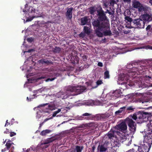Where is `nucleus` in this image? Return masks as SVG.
<instances>
[{"instance_id":"1","label":"nucleus","mask_w":152,"mask_h":152,"mask_svg":"<svg viewBox=\"0 0 152 152\" xmlns=\"http://www.w3.org/2000/svg\"><path fill=\"white\" fill-rule=\"evenodd\" d=\"M145 68L146 66L138 65L137 63L127 64L126 72L119 75L118 83L121 85L124 84L126 88H128V86L134 85L140 88H144L148 86L145 83H142V80H144L147 83L150 84V86L152 87V83H151L149 82L150 81L152 80V77L150 76H145L142 77H138L136 80H134L133 81H131L129 78H131L132 76L136 74L142 73L143 71H142Z\"/></svg>"},{"instance_id":"2","label":"nucleus","mask_w":152,"mask_h":152,"mask_svg":"<svg viewBox=\"0 0 152 152\" xmlns=\"http://www.w3.org/2000/svg\"><path fill=\"white\" fill-rule=\"evenodd\" d=\"M97 13L99 16L98 19L92 22L93 25L96 28V35L99 37H102L103 34L105 36L111 35L112 33L110 30L109 21L101 7L98 8Z\"/></svg>"},{"instance_id":"3","label":"nucleus","mask_w":152,"mask_h":152,"mask_svg":"<svg viewBox=\"0 0 152 152\" xmlns=\"http://www.w3.org/2000/svg\"><path fill=\"white\" fill-rule=\"evenodd\" d=\"M151 113H150L139 112L136 113L129 116L126 119V121L129 127L130 134H134L136 130L135 123L133 121V119L136 120L138 123H141L144 122H148L147 125L149 130H152V120L148 121Z\"/></svg>"},{"instance_id":"4","label":"nucleus","mask_w":152,"mask_h":152,"mask_svg":"<svg viewBox=\"0 0 152 152\" xmlns=\"http://www.w3.org/2000/svg\"><path fill=\"white\" fill-rule=\"evenodd\" d=\"M86 89V87L83 86H69L67 88L68 91H61L56 93V96L62 99H65L67 98L70 95H73L79 94Z\"/></svg>"},{"instance_id":"5","label":"nucleus","mask_w":152,"mask_h":152,"mask_svg":"<svg viewBox=\"0 0 152 152\" xmlns=\"http://www.w3.org/2000/svg\"><path fill=\"white\" fill-rule=\"evenodd\" d=\"M25 10H23V12L24 13V15L25 17L27 18L28 17L29 18L26 19V21H25V20H24V23L26 22L30 21L35 17L34 16L31 17L30 16L34 15V14L36 12L34 8L32 7H28L27 4L25 6Z\"/></svg>"},{"instance_id":"6","label":"nucleus","mask_w":152,"mask_h":152,"mask_svg":"<svg viewBox=\"0 0 152 152\" xmlns=\"http://www.w3.org/2000/svg\"><path fill=\"white\" fill-rule=\"evenodd\" d=\"M116 134L117 136L119 137L120 141L122 142H124L126 140V139L129 137V135H125L124 133H121L118 130H115L114 129L111 130L108 132L107 136L111 137L113 136V134Z\"/></svg>"},{"instance_id":"7","label":"nucleus","mask_w":152,"mask_h":152,"mask_svg":"<svg viewBox=\"0 0 152 152\" xmlns=\"http://www.w3.org/2000/svg\"><path fill=\"white\" fill-rule=\"evenodd\" d=\"M111 137L108 136L110 139H112V141L111 142H108L109 144H111L110 146L112 152H115L116 149V148L119 147L120 145V143L118 140L119 137L116 134H113Z\"/></svg>"},{"instance_id":"8","label":"nucleus","mask_w":152,"mask_h":152,"mask_svg":"<svg viewBox=\"0 0 152 152\" xmlns=\"http://www.w3.org/2000/svg\"><path fill=\"white\" fill-rule=\"evenodd\" d=\"M122 93L121 90L120 89L116 90L113 92H111L107 94L106 100L116 99L119 97Z\"/></svg>"},{"instance_id":"9","label":"nucleus","mask_w":152,"mask_h":152,"mask_svg":"<svg viewBox=\"0 0 152 152\" xmlns=\"http://www.w3.org/2000/svg\"><path fill=\"white\" fill-rule=\"evenodd\" d=\"M110 145L108 142H106L104 144L98 146V151L99 152H112L110 147Z\"/></svg>"},{"instance_id":"10","label":"nucleus","mask_w":152,"mask_h":152,"mask_svg":"<svg viewBox=\"0 0 152 152\" xmlns=\"http://www.w3.org/2000/svg\"><path fill=\"white\" fill-rule=\"evenodd\" d=\"M132 6L134 8H137L139 12L145 11L148 8L147 6L142 5L137 1H134L133 2Z\"/></svg>"},{"instance_id":"11","label":"nucleus","mask_w":152,"mask_h":152,"mask_svg":"<svg viewBox=\"0 0 152 152\" xmlns=\"http://www.w3.org/2000/svg\"><path fill=\"white\" fill-rule=\"evenodd\" d=\"M34 75L33 74H28L26 75V77L27 78V80H28V82H27L26 83V84L24 85V87H27V84H28L29 83H32L33 82L32 81H33L34 82L36 80V81L39 79H44L45 77L44 76H41L39 77L38 78H35V77L33 76Z\"/></svg>"},{"instance_id":"12","label":"nucleus","mask_w":152,"mask_h":152,"mask_svg":"<svg viewBox=\"0 0 152 152\" xmlns=\"http://www.w3.org/2000/svg\"><path fill=\"white\" fill-rule=\"evenodd\" d=\"M132 23L138 28H143L144 27L145 22L140 18L139 19L133 20Z\"/></svg>"},{"instance_id":"13","label":"nucleus","mask_w":152,"mask_h":152,"mask_svg":"<svg viewBox=\"0 0 152 152\" xmlns=\"http://www.w3.org/2000/svg\"><path fill=\"white\" fill-rule=\"evenodd\" d=\"M125 120L126 122H122L120 124H118L115 127V128H113V129H112L111 130L114 129H115V130H117V129H118L123 132H126L127 129V125L126 124V123L127 124L126 121V119Z\"/></svg>"},{"instance_id":"14","label":"nucleus","mask_w":152,"mask_h":152,"mask_svg":"<svg viewBox=\"0 0 152 152\" xmlns=\"http://www.w3.org/2000/svg\"><path fill=\"white\" fill-rule=\"evenodd\" d=\"M100 103L98 100H96L94 101L90 100L83 103V105H86L87 106L97 105L99 104Z\"/></svg>"},{"instance_id":"15","label":"nucleus","mask_w":152,"mask_h":152,"mask_svg":"<svg viewBox=\"0 0 152 152\" xmlns=\"http://www.w3.org/2000/svg\"><path fill=\"white\" fill-rule=\"evenodd\" d=\"M43 109L42 112L41 111H39L37 112V115L36 116V118L39 121H40L43 117L45 116V113H48V110H45L44 108H43L42 110Z\"/></svg>"},{"instance_id":"16","label":"nucleus","mask_w":152,"mask_h":152,"mask_svg":"<svg viewBox=\"0 0 152 152\" xmlns=\"http://www.w3.org/2000/svg\"><path fill=\"white\" fill-rule=\"evenodd\" d=\"M148 142H146L143 141V147L145 149V151L148 152L151 147V145L152 143V139H150Z\"/></svg>"},{"instance_id":"17","label":"nucleus","mask_w":152,"mask_h":152,"mask_svg":"<svg viewBox=\"0 0 152 152\" xmlns=\"http://www.w3.org/2000/svg\"><path fill=\"white\" fill-rule=\"evenodd\" d=\"M143 21L149 22L152 20V16L150 14H145L141 15L140 17Z\"/></svg>"},{"instance_id":"18","label":"nucleus","mask_w":152,"mask_h":152,"mask_svg":"<svg viewBox=\"0 0 152 152\" xmlns=\"http://www.w3.org/2000/svg\"><path fill=\"white\" fill-rule=\"evenodd\" d=\"M83 149L82 146H76L75 148H72L70 149L69 152H81Z\"/></svg>"},{"instance_id":"19","label":"nucleus","mask_w":152,"mask_h":152,"mask_svg":"<svg viewBox=\"0 0 152 152\" xmlns=\"http://www.w3.org/2000/svg\"><path fill=\"white\" fill-rule=\"evenodd\" d=\"M72 8H69L67 9L66 16L67 18L69 19H71L72 17Z\"/></svg>"},{"instance_id":"20","label":"nucleus","mask_w":152,"mask_h":152,"mask_svg":"<svg viewBox=\"0 0 152 152\" xmlns=\"http://www.w3.org/2000/svg\"><path fill=\"white\" fill-rule=\"evenodd\" d=\"M47 91V89L46 87L42 88L36 91H34V94L32 96H35V95L38 94L37 96H39L40 94L39 93H41L42 91Z\"/></svg>"},{"instance_id":"21","label":"nucleus","mask_w":152,"mask_h":152,"mask_svg":"<svg viewBox=\"0 0 152 152\" xmlns=\"http://www.w3.org/2000/svg\"><path fill=\"white\" fill-rule=\"evenodd\" d=\"M125 20L128 22V23L126 24V27L129 28H131L132 27L131 24H133L132 22V19L128 16L125 17Z\"/></svg>"},{"instance_id":"22","label":"nucleus","mask_w":152,"mask_h":152,"mask_svg":"<svg viewBox=\"0 0 152 152\" xmlns=\"http://www.w3.org/2000/svg\"><path fill=\"white\" fill-rule=\"evenodd\" d=\"M90 22V20L88 19V18L87 17H84L81 19V24L82 25L86 24Z\"/></svg>"},{"instance_id":"23","label":"nucleus","mask_w":152,"mask_h":152,"mask_svg":"<svg viewBox=\"0 0 152 152\" xmlns=\"http://www.w3.org/2000/svg\"><path fill=\"white\" fill-rule=\"evenodd\" d=\"M55 140L53 137H51L47 139L44 142L41 144V145H43L49 143Z\"/></svg>"},{"instance_id":"24","label":"nucleus","mask_w":152,"mask_h":152,"mask_svg":"<svg viewBox=\"0 0 152 152\" xmlns=\"http://www.w3.org/2000/svg\"><path fill=\"white\" fill-rule=\"evenodd\" d=\"M51 131L49 129H46L42 131L40 135L42 136H45L48 134L50 133Z\"/></svg>"},{"instance_id":"25","label":"nucleus","mask_w":152,"mask_h":152,"mask_svg":"<svg viewBox=\"0 0 152 152\" xmlns=\"http://www.w3.org/2000/svg\"><path fill=\"white\" fill-rule=\"evenodd\" d=\"M84 33L87 35H89L90 32V28L88 27L85 26L84 28Z\"/></svg>"},{"instance_id":"26","label":"nucleus","mask_w":152,"mask_h":152,"mask_svg":"<svg viewBox=\"0 0 152 152\" xmlns=\"http://www.w3.org/2000/svg\"><path fill=\"white\" fill-rule=\"evenodd\" d=\"M123 143L127 146L129 145L131 143L132 140L130 139V137L127 139Z\"/></svg>"},{"instance_id":"27","label":"nucleus","mask_w":152,"mask_h":152,"mask_svg":"<svg viewBox=\"0 0 152 152\" xmlns=\"http://www.w3.org/2000/svg\"><path fill=\"white\" fill-rule=\"evenodd\" d=\"M126 107H121L118 110L115 112V114L116 115H119L120 113L122 112L125 110Z\"/></svg>"},{"instance_id":"28","label":"nucleus","mask_w":152,"mask_h":152,"mask_svg":"<svg viewBox=\"0 0 152 152\" xmlns=\"http://www.w3.org/2000/svg\"><path fill=\"white\" fill-rule=\"evenodd\" d=\"M13 143L12 142L11 140H8L7 142L5 145L7 149H9L10 148V146Z\"/></svg>"},{"instance_id":"29","label":"nucleus","mask_w":152,"mask_h":152,"mask_svg":"<svg viewBox=\"0 0 152 152\" xmlns=\"http://www.w3.org/2000/svg\"><path fill=\"white\" fill-rule=\"evenodd\" d=\"M48 109L51 110H53L56 109L55 106L54 104H51L48 105Z\"/></svg>"},{"instance_id":"30","label":"nucleus","mask_w":152,"mask_h":152,"mask_svg":"<svg viewBox=\"0 0 152 152\" xmlns=\"http://www.w3.org/2000/svg\"><path fill=\"white\" fill-rule=\"evenodd\" d=\"M52 69H42L43 73H48L49 72L52 71Z\"/></svg>"},{"instance_id":"31","label":"nucleus","mask_w":152,"mask_h":152,"mask_svg":"<svg viewBox=\"0 0 152 152\" xmlns=\"http://www.w3.org/2000/svg\"><path fill=\"white\" fill-rule=\"evenodd\" d=\"M109 72L108 71H106L104 73V79L109 78Z\"/></svg>"},{"instance_id":"32","label":"nucleus","mask_w":152,"mask_h":152,"mask_svg":"<svg viewBox=\"0 0 152 152\" xmlns=\"http://www.w3.org/2000/svg\"><path fill=\"white\" fill-rule=\"evenodd\" d=\"M61 111V109H58L57 111L54 112L52 115L53 117H54L56 116V114L59 113Z\"/></svg>"},{"instance_id":"33","label":"nucleus","mask_w":152,"mask_h":152,"mask_svg":"<svg viewBox=\"0 0 152 152\" xmlns=\"http://www.w3.org/2000/svg\"><path fill=\"white\" fill-rule=\"evenodd\" d=\"M103 83V82L102 80H97L96 82V86L95 87H94V88H96L99 85H101Z\"/></svg>"},{"instance_id":"34","label":"nucleus","mask_w":152,"mask_h":152,"mask_svg":"<svg viewBox=\"0 0 152 152\" xmlns=\"http://www.w3.org/2000/svg\"><path fill=\"white\" fill-rule=\"evenodd\" d=\"M28 60H27V61H26L24 63V64L21 67V68L22 70H25L26 69H27V67L26 68V64H27V61Z\"/></svg>"},{"instance_id":"35","label":"nucleus","mask_w":152,"mask_h":152,"mask_svg":"<svg viewBox=\"0 0 152 152\" xmlns=\"http://www.w3.org/2000/svg\"><path fill=\"white\" fill-rule=\"evenodd\" d=\"M90 12L91 14H94L95 12V8L94 7H91L90 9Z\"/></svg>"},{"instance_id":"36","label":"nucleus","mask_w":152,"mask_h":152,"mask_svg":"<svg viewBox=\"0 0 152 152\" xmlns=\"http://www.w3.org/2000/svg\"><path fill=\"white\" fill-rule=\"evenodd\" d=\"M94 124L93 123H88L84 125L85 126L92 127L94 126Z\"/></svg>"},{"instance_id":"37","label":"nucleus","mask_w":152,"mask_h":152,"mask_svg":"<svg viewBox=\"0 0 152 152\" xmlns=\"http://www.w3.org/2000/svg\"><path fill=\"white\" fill-rule=\"evenodd\" d=\"M109 2L111 6H113L115 3V1L114 0H110Z\"/></svg>"},{"instance_id":"38","label":"nucleus","mask_w":152,"mask_h":152,"mask_svg":"<svg viewBox=\"0 0 152 152\" xmlns=\"http://www.w3.org/2000/svg\"><path fill=\"white\" fill-rule=\"evenodd\" d=\"M146 30L148 31H151L152 29L151 28V26L150 25H148L146 28Z\"/></svg>"},{"instance_id":"39","label":"nucleus","mask_w":152,"mask_h":152,"mask_svg":"<svg viewBox=\"0 0 152 152\" xmlns=\"http://www.w3.org/2000/svg\"><path fill=\"white\" fill-rule=\"evenodd\" d=\"M146 49H151L152 50V46L148 45L144 47Z\"/></svg>"},{"instance_id":"40","label":"nucleus","mask_w":152,"mask_h":152,"mask_svg":"<svg viewBox=\"0 0 152 152\" xmlns=\"http://www.w3.org/2000/svg\"><path fill=\"white\" fill-rule=\"evenodd\" d=\"M86 34L84 32H82L80 34L79 36L80 37L83 38L86 35Z\"/></svg>"},{"instance_id":"41","label":"nucleus","mask_w":152,"mask_h":152,"mask_svg":"<svg viewBox=\"0 0 152 152\" xmlns=\"http://www.w3.org/2000/svg\"><path fill=\"white\" fill-rule=\"evenodd\" d=\"M60 50V49L59 48L56 47L54 51L56 52H59Z\"/></svg>"},{"instance_id":"42","label":"nucleus","mask_w":152,"mask_h":152,"mask_svg":"<svg viewBox=\"0 0 152 152\" xmlns=\"http://www.w3.org/2000/svg\"><path fill=\"white\" fill-rule=\"evenodd\" d=\"M10 136L12 137L16 135V133L14 132H10Z\"/></svg>"},{"instance_id":"43","label":"nucleus","mask_w":152,"mask_h":152,"mask_svg":"<svg viewBox=\"0 0 152 152\" xmlns=\"http://www.w3.org/2000/svg\"><path fill=\"white\" fill-rule=\"evenodd\" d=\"M55 78H53L51 79L48 78L45 80L46 82H48L49 81H52L55 79Z\"/></svg>"},{"instance_id":"44","label":"nucleus","mask_w":152,"mask_h":152,"mask_svg":"<svg viewBox=\"0 0 152 152\" xmlns=\"http://www.w3.org/2000/svg\"><path fill=\"white\" fill-rule=\"evenodd\" d=\"M91 114L88 113H85L83 114L82 115V116H88L91 115Z\"/></svg>"},{"instance_id":"45","label":"nucleus","mask_w":152,"mask_h":152,"mask_svg":"<svg viewBox=\"0 0 152 152\" xmlns=\"http://www.w3.org/2000/svg\"><path fill=\"white\" fill-rule=\"evenodd\" d=\"M137 152H144L140 148H139Z\"/></svg>"},{"instance_id":"46","label":"nucleus","mask_w":152,"mask_h":152,"mask_svg":"<svg viewBox=\"0 0 152 152\" xmlns=\"http://www.w3.org/2000/svg\"><path fill=\"white\" fill-rule=\"evenodd\" d=\"M53 117L52 116L51 117L49 118H46L45 119L43 122L42 123H43L44 122H45L46 121H48V120H50V119H53Z\"/></svg>"},{"instance_id":"47","label":"nucleus","mask_w":152,"mask_h":152,"mask_svg":"<svg viewBox=\"0 0 152 152\" xmlns=\"http://www.w3.org/2000/svg\"><path fill=\"white\" fill-rule=\"evenodd\" d=\"M133 108L132 106H130L127 107V110H132L133 109Z\"/></svg>"},{"instance_id":"48","label":"nucleus","mask_w":152,"mask_h":152,"mask_svg":"<svg viewBox=\"0 0 152 152\" xmlns=\"http://www.w3.org/2000/svg\"><path fill=\"white\" fill-rule=\"evenodd\" d=\"M35 97H30L29 98V99L28 98V97H27V100L28 101H31V100L33 99H34V98Z\"/></svg>"},{"instance_id":"49","label":"nucleus","mask_w":152,"mask_h":152,"mask_svg":"<svg viewBox=\"0 0 152 152\" xmlns=\"http://www.w3.org/2000/svg\"><path fill=\"white\" fill-rule=\"evenodd\" d=\"M27 40L28 42H31L33 41V39L31 38H28Z\"/></svg>"},{"instance_id":"50","label":"nucleus","mask_w":152,"mask_h":152,"mask_svg":"<svg viewBox=\"0 0 152 152\" xmlns=\"http://www.w3.org/2000/svg\"><path fill=\"white\" fill-rule=\"evenodd\" d=\"M98 65L102 67L103 66V64L102 62H99L98 63Z\"/></svg>"},{"instance_id":"51","label":"nucleus","mask_w":152,"mask_h":152,"mask_svg":"<svg viewBox=\"0 0 152 152\" xmlns=\"http://www.w3.org/2000/svg\"><path fill=\"white\" fill-rule=\"evenodd\" d=\"M10 133V132H9V130L7 129H6V131H5L4 132V133L5 134H8V133Z\"/></svg>"},{"instance_id":"52","label":"nucleus","mask_w":152,"mask_h":152,"mask_svg":"<svg viewBox=\"0 0 152 152\" xmlns=\"http://www.w3.org/2000/svg\"><path fill=\"white\" fill-rule=\"evenodd\" d=\"M126 152H135L134 150V149H130L127 151Z\"/></svg>"},{"instance_id":"53","label":"nucleus","mask_w":152,"mask_h":152,"mask_svg":"<svg viewBox=\"0 0 152 152\" xmlns=\"http://www.w3.org/2000/svg\"><path fill=\"white\" fill-rule=\"evenodd\" d=\"M9 124V123L8 122V120H7L6 121V123L5 125L4 126H7Z\"/></svg>"},{"instance_id":"54","label":"nucleus","mask_w":152,"mask_h":152,"mask_svg":"<svg viewBox=\"0 0 152 152\" xmlns=\"http://www.w3.org/2000/svg\"><path fill=\"white\" fill-rule=\"evenodd\" d=\"M124 2H126L127 3H130L131 0H123Z\"/></svg>"},{"instance_id":"55","label":"nucleus","mask_w":152,"mask_h":152,"mask_svg":"<svg viewBox=\"0 0 152 152\" xmlns=\"http://www.w3.org/2000/svg\"><path fill=\"white\" fill-rule=\"evenodd\" d=\"M108 3H104V6L105 7H107L108 5Z\"/></svg>"},{"instance_id":"56","label":"nucleus","mask_w":152,"mask_h":152,"mask_svg":"<svg viewBox=\"0 0 152 152\" xmlns=\"http://www.w3.org/2000/svg\"><path fill=\"white\" fill-rule=\"evenodd\" d=\"M33 50L32 49H31V50H29L28 51H24V53H23V54H24V53H27V52H29V53H30V52H31V51H32Z\"/></svg>"},{"instance_id":"57","label":"nucleus","mask_w":152,"mask_h":152,"mask_svg":"<svg viewBox=\"0 0 152 152\" xmlns=\"http://www.w3.org/2000/svg\"><path fill=\"white\" fill-rule=\"evenodd\" d=\"M48 104H44L41 105H40V106L41 107H43L44 106L47 105Z\"/></svg>"},{"instance_id":"58","label":"nucleus","mask_w":152,"mask_h":152,"mask_svg":"<svg viewBox=\"0 0 152 152\" xmlns=\"http://www.w3.org/2000/svg\"><path fill=\"white\" fill-rule=\"evenodd\" d=\"M44 145L43 146V147H44V148H47L48 146V145Z\"/></svg>"},{"instance_id":"59","label":"nucleus","mask_w":152,"mask_h":152,"mask_svg":"<svg viewBox=\"0 0 152 152\" xmlns=\"http://www.w3.org/2000/svg\"><path fill=\"white\" fill-rule=\"evenodd\" d=\"M83 117L82 116H80L79 117V120H82L83 119Z\"/></svg>"},{"instance_id":"60","label":"nucleus","mask_w":152,"mask_h":152,"mask_svg":"<svg viewBox=\"0 0 152 152\" xmlns=\"http://www.w3.org/2000/svg\"><path fill=\"white\" fill-rule=\"evenodd\" d=\"M6 150V148H4V149H2L1 150V151L2 152H4V151H5Z\"/></svg>"},{"instance_id":"61","label":"nucleus","mask_w":152,"mask_h":152,"mask_svg":"<svg viewBox=\"0 0 152 152\" xmlns=\"http://www.w3.org/2000/svg\"><path fill=\"white\" fill-rule=\"evenodd\" d=\"M149 3L152 5V0H150V1H149Z\"/></svg>"},{"instance_id":"62","label":"nucleus","mask_w":152,"mask_h":152,"mask_svg":"<svg viewBox=\"0 0 152 152\" xmlns=\"http://www.w3.org/2000/svg\"><path fill=\"white\" fill-rule=\"evenodd\" d=\"M108 13L110 15L111 14V13L110 11H108Z\"/></svg>"},{"instance_id":"63","label":"nucleus","mask_w":152,"mask_h":152,"mask_svg":"<svg viewBox=\"0 0 152 152\" xmlns=\"http://www.w3.org/2000/svg\"><path fill=\"white\" fill-rule=\"evenodd\" d=\"M118 2H121L122 0H116Z\"/></svg>"},{"instance_id":"64","label":"nucleus","mask_w":152,"mask_h":152,"mask_svg":"<svg viewBox=\"0 0 152 152\" xmlns=\"http://www.w3.org/2000/svg\"><path fill=\"white\" fill-rule=\"evenodd\" d=\"M6 141H7V140L6 139V140H5V141H4L3 142V143H4V144L5 143V142Z\"/></svg>"}]
</instances>
